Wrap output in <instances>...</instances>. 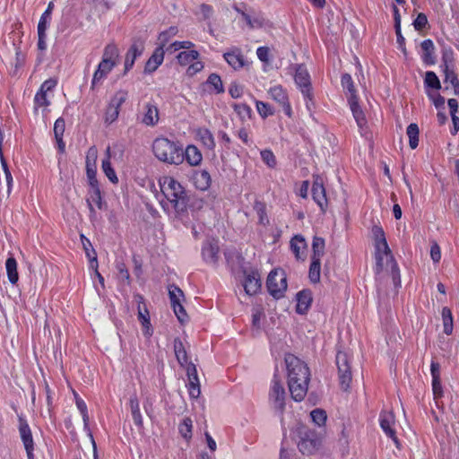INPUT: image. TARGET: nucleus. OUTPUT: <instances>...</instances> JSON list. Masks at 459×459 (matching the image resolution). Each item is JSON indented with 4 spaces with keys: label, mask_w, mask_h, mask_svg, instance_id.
<instances>
[{
    "label": "nucleus",
    "mask_w": 459,
    "mask_h": 459,
    "mask_svg": "<svg viewBox=\"0 0 459 459\" xmlns=\"http://www.w3.org/2000/svg\"><path fill=\"white\" fill-rule=\"evenodd\" d=\"M374 247L375 273L391 276L394 286L400 284V273L392 251L388 246L383 228L375 224L371 228Z\"/></svg>",
    "instance_id": "f257e3e1"
},
{
    "label": "nucleus",
    "mask_w": 459,
    "mask_h": 459,
    "mask_svg": "<svg viewBox=\"0 0 459 459\" xmlns=\"http://www.w3.org/2000/svg\"><path fill=\"white\" fill-rule=\"evenodd\" d=\"M289 392L295 402L305 399L310 382V370L305 361L293 354L285 356Z\"/></svg>",
    "instance_id": "f03ea898"
},
{
    "label": "nucleus",
    "mask_w": 459,
    "mask_h": 459,
    "mask_svg": "<svg viewBox=\"0 0 459 459\" xmlns=\"http://www.w3.org/2000/svg\"><path fill=\"white\" fill-rule=\"evenodd\" d=\"M159 185L165 200L160 202L162 208L168 212L179 214L187 205V195L183 186L174 178L165 176L160 178Z\"/></svg>",
    "instance_id": "7ed1b4c3"
},
{
    "label": "nucleus",
    "mask_w": 459,
    "mask_h": 459,
    "mask_svg": "<svg viewBox=\"0 0 459 459\" xmlns=\"http://www.w3.org/2000/svg\"><path fill=\"white\" fill-rule=\"evenodd\" d=\"M152 150L154 157L169 165L179 166L183 163L182 144L167 137H157L153 140Z\"/></svg>",
    "instance_id": "20e7f679"
},
{
    "label": "nucleus",
    "mask_w": 459,
    "mask_h": 459,
    "mask_svg": "<svg viewBox=\"0 0 459 459\" xmlns=\"http://www.w3.org/2000/svg\"><path fill=\"white\" fill-rule=\"evenodd\" d=\"M119 59V50L114 43L108 44L103 51L101 61L98 65L91 79V88L102 84L104 80L117 65Z\"/></svg>",
    "instance_id": "39448f33"
},
{
    "label": "nucleus",
    "mask_w": 459,
    "mask_h": 459,
    "mask_svg": "<svg viewBox=\"0 0 459 459\" xmlns=\"http://www.w3.org/2000/svg\"><path fill=\"white\" fill-rule=\"evenodd\" d=\"M294 81L299 89L306 102V107L311 116L314 115L316 108L314 101V90L311 83L310 75L307 68L303 65H298L295 69Z\"/></svg>",
    "instance_id": "423d86ee"
},
{
    "label": "nucleus",
    "mask_w": 459,
    "mask_h": 459,
    "mask_svg": "<svg viewBox=\"0 0 459 459\" xmlns=\"http://www.w3.org/2000/svg\"><path fill=\"white\" fill-rule=\"evenodd\" d=\"M336 366L340 387L342 391L348 392L352 381L351 355L346 351H339L336 354Z\"/></svg>",
    "instance_id": "0eeeda50"
},
{
    "label": "nucleus",
    "mask_w": 459,
    "mask_h": 459,
    "mask_svg": "<svg viewBox=\"0 0 459 459\" xmlns=\"http://www.w3.org/2000/svg\"><path fill=\"white\" fill-rule=\"evenodd\" d=\"M266 286L269 293L275 299L283 297L287 290V277L282 269L273 270L266 281Z\"/></svg>",
    "instance_id": "6e6552de"
},
{
    "label": "nucleus",
    "mask_w": 459,
    "mask_h": 459,
    "mask_svg": "<svg viewBox=\"0 0 459 459\" xmlns=\"http://www.w3.org/2000/svg\"><path fill=\"white\" fill-rule=\"evenodd\" d=\"M57 84V80L50 78L46 80L40 86L34 97L35 109L42 108L43 111L50 105L53 91Z\"/></svg>",
    "instance_id": "1a4fd4ad"
},
{
    "label": "nucleus",
    "mask_w": 459,
    "mask_h": 459,
    "mask_svg": "<svg viewBox=\"0 0 459 459\" xmlns=\"http://www.w3.org/2000/svg\"><path fill=\"white\" fill-rule=\"evenodd\" d=\"M268 397L273 409L282 413L285 410L286 392L277 377H274L272 380Z\"/></svg>",
    "instance_id": "9d476101"
},
{
    "label": "nucleus",
    "mask_w": 459,
    "mask_h": 459,
    "mask_svg": "<svg viewBox=\"0 0 459 459\" xmlns=\"http://www.w3.org/2000/svg\"><path fill=\"white\" fill-rule=\"evenodd\" d=\"M298 447L304 455H312L316 451V434L306 426H300L298 429Z\"/></svg>",
    "instance_id": "9b49d317"
},
{
    "label": "nucleus",
    "mask_w": 459,
    "mask_h": 459,
    "mask_svg": "<svg viewBox=\"0 0 459 459\" xmlns=\"http://www.w3.org/2000/svg\"><path fill=\"white\" fill-rule=\"evenodd\" d=\"M268 94L272 100L276 101L289 117L292 116V108L289 100L287 91L281 85H273L269 88Z\"/></svg>",
    "instance_id": "f8f14e48"
},
{
    "label": "nucleus",
    "mask_w": 459,
    "mask_h": 459,
    "mask_svg": "<svg viewBox=\"0 0 459 459\" xmlns=\"http://www.w3.org/2000/svg\"><path fill=\"white\" fill-rule=\"evenodd\" d=\"M169 294L175 315L180 322H184L186 317V314L182 306V300L184 298L183 291L178 287L171 285L169 288Z\"/></svg>",
    "instance_id": "ddd939ff"
},
{
    "label": "nucleus",
    "mask_w": 459,
    "mask_h": 459,
    "mask_svg": "<svg viewBox=\"0 0 459 459\" xmlns=\"http://www.w3.org/2000/svg\"><path fill=\"white\" fill-rule=\"evenodd\" d=\"M134 299L138 305V319L143 326V335L146 337H151L152 335L153 330L150 321L149 311L143 302V297L141 295H135Z\"/></svg>",
    "instance_id": "4468645a"
},
{
    "label": "nucleus",
    "mask_w": 459,
    "mask_h": 459,
    "mask_svg": "<svg viewBox=\"0 0 459 459\" xmlns=\"http://www.w3.org/2000/svg\"><path fill=\"white\" fill-rule=\"evenodd\" d=\"M224 60L234 70H240L247 65V61L245 58L241 49L238 47L229 48L223 54Z\"/></svg>",
    "instance_id": "2eb2a0df"
},
{
    "label": "nucleus",
    "mask_w": 459,
    "mask_h": 459,
    "mask_svg": "<svg viewBox=\"0 0 459 459\" xmlns=\"http://www.w3.org/2000/svg\"><path fill=\"white\" fill-rule=\"evenodd\" d=\"M380 427L387 437L392 438L394 444L398 446L399 441L396 437L395 416L393 411H383L379 418Z\"/></svg>",
    "instance_id": "dca6fc26"
},
{
    "label": "nucleus",
    "mask_w": 459,
    "mask_h": 459,
    "mask_svg": "<svg viewBox=\"0 0 459 459\" xmlns=\"http://www.w3.org/2000/svg\"><path fill=\"white\" fill-rule=\"evenodd\" d=\"M86 202L90 210V218L94 220L96 217V211L102 209V196L100 189V186H89Z\"/></svg>",
    "instance_id": "f3484780"
},
{
    "label": "nucleus",
    "mask_w": 459,
    "mask_h": 459,
    "mask_svg": "<svg viewBox=\"0 0 459 459\" xmlns=\"http://www.w3.org/2000/svg\"><path fill=\"white\" fill-rule=\"evenodd\" d=\"M243 286L248 295L256 294L261 289V275L256 270L244 272Z\"/></svg>",
    "instance_id": "a211bd4d"
},
{
    "label": "nucleus",
    "mask_w": 459,
    "mask_h": 459,
    "mask_svg": "<svg viewBox=\"0 0 459 459\" xmlns=\"http://www.w3.org/2000/svg\"><path fill=\"white\" fill-rule=\"evenodd\" d=\"M160 121V111L158 106L153 101H148L144 104L141 123L146 126H155Z\"/></svg>",
    "instance_id": "6ab92c4d"
},
{
    "label": "nucleus",
    "mask_w": 459,
    "mask_h": 459,
    "mask_svg": "<svg viewBox=\"0 0 459 459\" xmlns=\"http://www.w3.org/2000/svg\"><path fill=\"white\" fill-rule=\"evenodd\" d=\"M186 375L188 378L187 390L189 396L196 399L201 394L200 382L197 376V370L195 364H189L186 367Z\"/></svg>",
    "instance_id": "aec40b11"
},
{
    "label": "nucleus",
    "mask_w": 459,
    "mask_h": 459,
    "mask_svg": "<svg viewBox=\"0 0 459 459\" xmlns=\"http://www.w3.org/2000/svg\"><path fill=\"white\" fill-rule=\"evenodd\" d=\"M19 431H20L21 438L22 440V443L24 445V447H25V450L27 453L28 459H34V455H33L34 444H33L31 431H30V429L28 425V423L22 419L20 420Z\"/></svg>",
    "instance_id": "412c9836"
},
{
    "label": "nucleus",
    "mask_w": 459,
    "mask_h": 459,
    "mask_svg": "<svg viewBox=\"0 0 459 459\" xmlns=\"http://www.w3.org/2000/svg\"><path fill=\"white\" fill-rule=\"evenodd\" d=\"M195 139L198 141L204 148L213 151L216 143L212 133L204 126L196 127L194 130Z\"/></svg>",
    "instance_id": "4be33fe9"
},
{
    "label": "nucleus",
    "mask_w": 459,
    "mask_h": 459,
    "mask_svg": "<svg viewBox=\"0 0 459 459\" xmlns=\"http://www.w3.org/2000/svg\"><path fill=\"white\" fill-rule=\"evenodd\" d=\"M164 56V48L162 47L158 46L145 63L143 70L144 74H151L154 73L163 63Z\"/></svg>",
    "instance_id": "5701e85b"
},
{
    "label": "nucleus",
    "mask_w": 459,
    "mask_h": 459,
    "mask_svg": "<svg viewBox=\"0 0 459 459\" xmlns=\"http://www.w3.org/2000/svg\"><path fill=\"white\" fill-rule=\"evenodd\" d=\"M183 161L186 160L191 167H197L202 163L203 154L194 144H188L185 149L182 147Z\"/></svg>",
    "instance_id": "b1692460"
},
{
    "label": "nucleus",
    "mask_w": 459,
    "mask_h": 459,
    "mask_svg": "<svg viewBox=\"0 0 459 459\" xmlns=\"http://www.w3.org/2000/svg\"><path fill=\"white\" fill-rule=\"evenodd\" d=\"M235 10L241 14L242 18L251 29H260L266 25V20L259 13H247L239 7H235Z\"/></svg>",
    "instance_id": "393cba45"
},
{
    "label": "nucleus",
    "mask_w": 459,
    "mask_h": 459,
    "mask_svg": "<svg viewBox=\"0 0 459 459\" xmlns=\"http://www.w3.org/2000/svg\"><path fill=\"white\" fill-rule=\"evenodd\" d=\"M349 105L351 110L352 112L353 117L360 129H363L367 125V119L363 110L358 104V100L356 96L348 97Z\"/></svg>",
    "instance_id": "a878e982"
},
{
    "label": "nucleus",
    "mask_w": 459,
    "mask_h": 459,
    "mask_svg": "<svg viewBox=\"0 0 459 459\" xmlns=\"http://www.w3.org/2000/svg\"><path fill=\"white\" fill-rule=\"evenodd\" d=\"M219 247L217 243L208 241L202 248V255L205 263L214 264L218 259Z\"/></svg>",
    "instance_id": "bb28decb"
},
{
    "label": "nucleus",
    "mask_w": 459,
    "mask_h": 459,
    "mask_svg": "<svg viewBox=\"0 0 459 459\" xmlns=\"http://www.w3.org/2000/svg\"><path fill=\"white\" fill-rule=\"evenodd\" d=\"M290 248L297 259L304 260L307 255V244L305 238L296 235L290 240Z\"/></svg>",
    "instance_id": "cd10ccee"
},
{
    "label": "nucleus",
    "mask_w": 459,
    "mask_h": 459,
    "mask_svg": "<svg viewBox=\"0 0 459 459\" xmlns=\"http://www.w3.org/2000/svg\"><path fill=\"white\" fill-rule=\"evenodd\" d=\"M143 46L142 43H134L128 49L125 59V71H129L134 64L135 59L143 54Z\"/></svg>",
    "instance_id": "c85d7f7f"
},
{
    "label": "nucleus",
    "mask_w": 459,
    "mask_h": 459,
    "mask_svg": "<svg viewBox=\"0 0 459 459\" xmlns=\"http://www.w3.org/2000/svg\"><path fill=\"white\" fill-rule=\"evenodd\" d=\"M313 301L312 292L309 290H301L297 294V307L299 314H305Z\"/></svg>",
    "instance_id": "c756f323"
},
{
    "label": "nucleus",
    "mask_w": 459,
    "mask_h": 459,
    "mask_svg": "<svg viewBox=\"0 0 459 459\" xmlns=\"http://www.w3.org/2000/svg\"><path fill=\"white\" fill-rule=\"evenodd\" d=\"M195 187L201 191L207 190L211 186V176L206 170H199L193 175Z\"/></svg>",
    "instance_id": "7c9ffc66"
},
{
    "label": "nucleus",
    "mask_w": 459,
    "mask_h": 459,
    "mask_svg": "<svg viewBox=\"0 0 459 459\" xmlns=\"http://www.w3.org/2000/svg\"><path fill=\"white\" fill-rule=\"evenodd\" d=\"M174 351L178 363L186 368L187 365L191 363L188 362L186 349L179 339H175L174 341Z\"/></svg>",
    "instance_id": "2f4dec72"
},
{
    "label": "nucleus",
    "mask_w": 459,
    "mask_h": 459,
    "mask_svg": "<svg viewBox=\"0 0 459 459\" xmlns=\"http://www.w3.org/2000/svg\"><path fill=\"white\" fill-rule=\"evenodd\" d=\"M421 49L423 51V61L426 64H434L435 56H434V43L431 39H425L420 44Z\"/></svg>",
    "instance_id": "473e14b6"
},
{
    "label": "nucleus",
    "mask_w": 459,
    "mask_h": 459,
    "mask_svg": "<svg viewBox=\"0 0 459 459\" xmlns=\"http://www.w3.org/2000/svg\"><path fill=\"white\" fill-rule=\"evenodd\" d=\"M199 53L196 50H184L178 54L177 60L181 65H188L197 60Z\"/></svg>",
    "instance_id": "72a5a7b5"
},
{
    "label": "nucleus",
    "mask_w": 459,
    "mask_h": 459,
    "mask_svg": "<svg viewBox=\"0 0 459 459\" xmlns=\"http://www.w3.org/2000/svg\"><path fill=\"white\" fill-rule=\"evenodd\" d=\"M5 269L9 281L12 284H16L19 276L17 272V262L13 257H9L5 262Z\"/></svg>",
    "instance_id": "f704fd0d"
},
{
    "label": "nucleus",
    "mask_w": 459,
    "mask_h": 459,
    "mask_svg": "<svg viewBox=\"0 0 459 459\" xmlns=\"http://www.w3.org/2000/svg\"><path fill=\"white\" fill-rule=\"evenodd\" d=\"M442 320H443V327L444 333L447 335L452 334L453 333V316L450 308L444 307L442 308Z\"/></svg>",
    "instance_id": "c9c22d12"
},
{
    "label": "nucleus",
    "mask_w": 459,
    "mask_h": 459,
    "mask_svg": "<svg viewBox=\"0 0 459 459\" xmlns=\"http://www.w3.org/2000/svg\"><path fill=\"white\" fill-rule=\"evenodd\" d=\"M178 32V30L177 27H170L168 30L160 32L158 37L159 46L162 47L163 48L166 47V45L169 43V41L175 37Z\"/></svg>",
    "instance_id": "e433bc0d"
},
{
    "label": "nucleus",
    "mask_w": 459,
    "mask_h": 459,
    "mask_svg": "<svg viewBox=\"0 0 459 459\" xmlns=\"http://www.w3.org/2000/svg\"><path fill=\"white\" fill-rule=\"evenodd\" d=\"M406 133L409 137L410 147L411 149H415L419 144V127L417 124H410L407 127Z\"/></svg>",
    "instance_id": "4c0bfd02"
},
{
    "label": "nucleus",
    "mask_w": 459,
    "mask_h": 459,
    "mask_svg": "<svg viewBox=\"0 0 459 459\" xmlns=\"http://www.w3.org/2000/svg\"><path fill=\"white\" fill-rule=\"evenodd\" d=\"M445 83H450L455 93L459 92V80L453 70L445 65Z\"/></svg>",
    "instance_id": "58836bf2"
},
{
    "label": "nucleus",
    "mask_w": 459,
    "mask_h": 459,
    "mask_svg": "<svg viewBox=\"0 0 459 459\" xmlns=\"http://www.w3.org/2000/svg\"><path fill=\"white\" fill-rule=\"evenodd\" d=\"M193 422L190 418H185L178 425V431L182 437L190 440L192 437Z\"/></svg>",
    "instance_id": "ea45409f"
},
{
    "label": "nucleus",
    "mask_w": 459,
    "mask_h": 459,
    "mask_svg": "<svg viewBox=\"0 0 459 459\" xmlns=\"http://www.w3.org/2000/svg\"><path fill=\"white\" fill-rule=\"evenodd\" d=\"M130 409L132 412V417L134 424L136 426H142L143 425V417L140 411V405L139 402L136 398H131L130 399Z\"/></svg>",
    "instance_id": "a19ab883"
},
{
    "label": "nucleus",
    "mask_w": 459,
    "mask_h": 459,
    "mask_svg": "<svg viewBox=\"0 0 459 459\" xmlns=\"http://www.w3.org/2000/svg\"><path fill=\"white\" fill-rule=\"evenodd\" d=\"M101 169L105 174V176L108 178V180L113 184L118 183V178L111 166V162L108 160H102Z\"/></svg>",
    "instance_id": "79ce46f5"
},
{
    "label": "nucleus",
    "mask_w": 459,
    "mask_h": 459,
    "mask_svg": "<svg viewBox=\"0 0 459 459\" xmlns=\"http://www.w3.org/2000/svg\"><path fill=\"white\" fill-rule=\"evenodd\" d=\"M74 397H75L76 407L79 410V411L81 412V415H82V420H83V424H84V428L86 429V428H88V425H89V415H88L87 405H86L85 402L82 398H80L76 393H74Z\"/></svg>",
    "instance_id": "37998d69"
},
{
    "label": "nucleus",
    "mask_w": 459,
    "mask_h": 459,
    "mask_svg": "<svg viewBox=\"0 0 459 459\" xmlns=\"http://www.w3.org/2000/svg\"><path fill=\"white\" fill-rule=\"evenodd\" d=\"M128 97V92L126 90H118L112 97L109 105L120 109V107L125 103Z\"/></svg>",
    "instance_id": "c03bdc74"
},
{
    "label": "nucleus",
    "mask_w": 459,
    "mask_h": 459,
    "mask_svg": "<svg viewBox=\"0 0 459 459\" xmlns=\"http://www.w3.org/2000/svg\"><path fill=\"white\" fill-rule=\"evenodd\" d=\"M424 83L426 87L431 89L439 90L441 88V83L438 77L432 71H429L425 74Z\"/></svg>",
    "instance_id": "a18cd8bd"
},
{
    "label": "nucleus",
    "mask_w": 459,
    "mask_h": 459,
    "mask_svg": "<svg viewBox=\"0 0 459 459\" xmlns=\"http://www.w3.org/2000/svg\"><path fill=\"white\" fill-rule=\"evenodd\" d=\"M319 190V196H317V206H319L323 213H325L328 210V200L323 182L320 183Z\"/></svg>",
    "instance_id": "49530a36"
},
{
    "label": "nucleus",
    "mask_w": 459,
    "mask_h": 459,
    "mask_svg": "<svg viewBox=\"0 0 459 459\" xmlns=\"http://www.w3.org/2000/svg\"><path fill=\"white\" fill-rule=\"evenodd\" d=\"M82 244H83V247H84L86 255L91 262V266L98 267L96 253H95L94 249L90 248V247H91V242L89 241V239L84 238V239H82Z\"/></svg>",
    "instance_id": "de8ad7c7"
},
{
    "label": "nucleus",
    "mask_w": 459,
    "mask_h": 459,
    "mask_svg": "<svg viewBox=\"0 0 459 459\" xmlns=\"http://www.w3.org/2000/svg\"><path fill=\"white\" fill-rule=\"evenodd\" d=\"M255 106L257 112L262 117H268L273 114V108L264 101L256 100Z\"/></svg>",
    "instance_id": "09e8293b"
},
{
    "label": "nucleus",
    "mask_w": 459,
    "mask_h": 459,
    "mask_svg": "<svg viewBox=\"0 0 459 459\" xmlns=\"http://www.w3.org/2000/svg\"><path fill=\"white\" fill-rule=\"evenodd\" d=\"M207 83L211 85L213 90L217 92L223 91V85L221 77L216 74H212L207 80Z\"/></svg>",
    "instance_id": "8fccbe9b"
},
{
    "label": "nucleus",
    "mask_w": 459,
    "mask_h": 459,
    "mask_svg": "<svg viewBox=\"0 0 459 459\" xmlns=\"http://www.w3.org/2000/svg\"><path fill=\"white\" fill-rule=\"evenodd\" d=\"M342 85L344 90L348 91L349 96L348 97H353L355 95V89L353 85V81L351 79V76L348 74H345L342 76Z\"/></svg>",
    "instance_id": "3c124183"
},
{
    "label": "nucleus",
    "mask_w": 459,
    "mask_h": 459,
    "mask_svg": "<svg viewBox=\"0 0 459 459\" xmlns=\"http://www.w3.org/2000/svg\"><path fill=\"white\" fill-rule=\"evenodd\" d=\"M97 159H98V150L95 146H91L89 148L86 154L85 166H97Z\"/></svg>",
    "instance_id": "603ef678"
},
{
    "label": "nucleus",
    "mask_w": 459,
    "mask_h": 459,
    "mask_svg": "<svg viewBox=\"0 0 459 459\" xmlns=\"http://www.w3.org/2000/svg\"><path fill=\"white\" fill-rule=\"evenodd\" d=\"M51 22V16L48 13H42L38 23V33H47Z\"/></svg>",
    "instance_id": "864d4df0"
},
{
    "label": "nucleus",
    "mask_w": 459,
    "mask_h": 459,
    "mask_svg": "<svg viewBox=\"0 0 459 459\" xmlns=\"http://www.w3.org/2000/svg\"><path fill=\"white\" fill-rule=\"evenodd\" d=\"M261 158L263 161L270 168L276 166V159L274 154L270 150H264L261 152Z\"/></svg>",
    "instance_id": "5fc2aeb1"
},
{
    "label": "nucleus",
    "mask_w": 459,
    "mask_h": 459,
    "mask_svg": "<svg viewBox=\"0 0 459 459\" xmlns=\"http://www.w3.org/2000/svg\"><path fill=\"white\" fill-rule=\"evenodd\" d=\"M86 175L89 186L99 185V181L97 179V166L86 167Z\"/></svg>",
    "instance_id": "6e6d98bb"
},
{
    "label": "nucleus",
    "mask_w": 459,
    "mask_h": 459,
    "mask_svg": "<svg viewBox=\"0 0 459 459\" xmlns=\"http://www.w3.org/2000/svg\"><path fill=\"white\" fill-rule=\"evenodd\" d=\"M65 128V120L59 117L56 120L54 125V134L56 138L63 137Z\"/></svg>",
    "instance_id": "4d7b16f0"
},
{
    "label": "nucleus",
    "mask_w": 459,
    "mask_h": 459,
    "mask_svg": "<svg viewBox=\"0 0 459 459\" xmlns=\"http://www.w3.org/2000/svg\"><path fill=\"white\" fill-rule=\"evenodd\" d=\"M119 111L120 109L108 105L105 115V121L107 123H113L118 117Z\"/></svg>",
    "instance_id": "13d9d810"
},
{
    "label": "nucleus",
    "mask_w": 459,
    "mask_h": 459,
    "mask_svg": "<svg viewBox=\"0 0 459 459\" xmlns=\"http://www.w3.org/2000/svg\"><path fill=\"white\" fill-rule=\"evenodd\" d=\"M256 56L263 63H269L270 48L268 47H259L256 49Z\"/></svg>",
    "instance_id": "bf43d9fd"
},
{
    "label": "nucleus",
    "mask_w": 459,
    "mask_h": 459,
    "mask_svg": "<svg viewBox=\"0 0 459 459\" xmlns=\"http://www.w3.org/2000/svg\"><path fill=\"white\" fill-rule=\"evenodd\" d=\"M432 390L435 399L439 398L443 394L440 377L432 378Z\"/></svg>",
    "instance_id": "052dcab7"
},
{
    "label": "nucleus",
    "mask_w": 459,
    "mask_h": 459,
    "mask_svg": "<svg viewBox=\"0 0 459 459\" xmlns=\"http://www.w3.org/2000/svg\"><path fill=\"white\" fill-rule=\"evenodd\" d=\"M203 69H204L203 62L198 61V59H197V60L194 61L192 64L189 65L186 73H187L188 75L193 76L195 74H197L200 71H202Z\"/></svg>",
    "instance_id": "680f3d73"
},
{
    "label": "nucleus",
    "mask_w": 459,
    "mask_h": 459,
    "mask_svg": "<svg viewBox=\"0 0 459 459\" xmlns=\"http://www.w3.org/2000/svg\"><path fill=\"white\" fill-rule=\"evenodd\" d=\"M427 23H428L427 16L424 13H420L418 14L417 18L414 20L413 26H414L415 30H420L426 27Z\"/></svg>",
    "instance_id": "e2e57ef3"
},
{
    "label": "nucleus",
    "mask_w": 459,
    "mask_h": 459,
    "mask_svg": "<svg viewBox=\"0 0 459 459\" xmlns=\"http://www.w3.org/2000/svg\"><path fill=\"white\" fill-rule=\"evenodd\" d=\"M229 92L232 98L238 99L242 96L243 87L237 83H232L229 89Z\"/></svg>",
    "instance_id": "0e129e2a"
},
{
    "label": "nucleus",
    "mask_w": 459,
    "mask_h": 459,
    "mask_svg": "<svg viewBox=\"0 0 459 459\" xmlns=\"http://www.w3.org/2000/svg\"><path fill=\"white\" fill-rule=\"evenodd\" d=\"M430 256L433 262L437 263L441 259L440 247L437 243H434L430 248Z\"/></svg>",
    "instance_id": "69168bd1"
},
{
    "label": "nucleus",
    "mask_w": 459,
    "mask_h": 459,
    "mask_svg": "<svg viewBox=\"0 0 459 459\" xmlns=\"http://www.w3.org/2000/svg\"><path fill=\"white\" fill-rule=\"evenodd\" d=\"M327 420V414L325 410L317 409V426L324 427Z\"/></svg>",
    "instance_id": "338daca9"
},
{
    "label": "nucleus",
    "mask_w": 459,
    "mask_h": 459,
    "mask_svg": "<svg viewBox=\"0 0 459 459\" xmlns=\"http://www.w3.org/2000/svg\"><path fill=\"white\" fill-rule=\"evenodd\" d=\"M47 33H38V48L41 51L47 48Z\"/></svg>",
    "instance_id": "774afa93"
}]
</instances>
